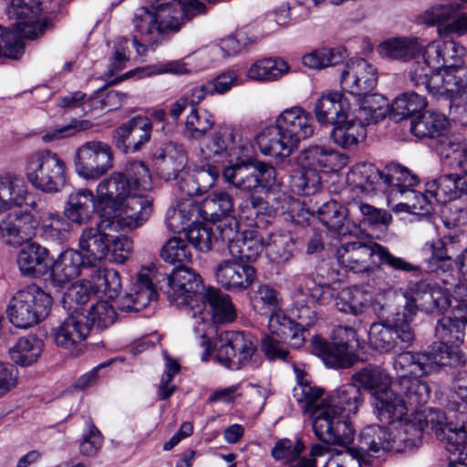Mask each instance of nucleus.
<instances>
[{
	"label": "nucleus",
	"instance_id": "e2e57ef3",
	"mask_svg": "<svg viewBox=\"0 0 467 467\" xmlns=\"http://www.w3.org/2000/svg\"><path fill=\"white\" fill-rule=\"evenodd\" d=\"M427 107L424 96L416 92H404L398 96L391 103V114L398 119L409 118L420 113Z\"/></svg>",
	"mask_w": 467,
	"mask_h": 467
},
{
	"label": "nucleus",
	"instance_id": "79ce46f5",
	"mask_svg": "<svg viewBox=\"0 0 467 467\" xmlns=\"http://www.w3.org/2000/svg\"><path fill=\"white\" fill-rule=\"evenodd\" d=\"M321 223L330 231L339 235L350 234L353 224L349 217V210L343 204L331 200L324 202L317 210Z\"/></svg>",
	"mask_w": 467,
	"mask_h": 467
},
{
	"label": "nucleus",
	"instance_id": "c85d7f7f",
	"mask_svg": "<svg viewBox=\"0 0 467 467\" xmlns=\"http://www.w3.org/2000/svg\"><path fill=\"white\" fill-rule=\"evenodd\" d=\"M364 403V395L355 384H346L327 397V404L317 410L350 418L356 415Z\"/></svg>",
	"mask_w": 467,
	"mask_h": 467
},
{
	"label": "nucleus",
	"instance_id": "13d9d810",
	"mask_svg": "<svg viewBox=\"0 0 467 467\" xmlns=\"http://www.w3.org/2000/svg\"><path fill=\"white\" fill-rule=\"evenodd\" d=\"M199 219H202L199 202L190 199L179 203L176 209L168 212L166 224L173 233L185 232L189 223L195 224Z\"/></svg>",
	"mask_w": 467,
	"mask_h": 467
},
{
	"label": "nucleus",
	"instance_id": "5fc2aeb1",
	"mask_svg": "<svg viewBox=\"0 0 467 467\" xmlns=\"http://www.w3.org/2000/svg\"><path fill=\"white\" fill-rule=\"evenodd\" d=\"M43 348L44 343L37 337H23L9 349L10 358L22 367H27L37 361Z\"/></svg>",
	"mask_w": 467,
	"mask_h": 467
},
{
	"label": "nucleus",
	"instance_id": "864d4df0",
	"mask_svg": "<svg viewBox=\"0 0 467 467\" xmlns=\"http://www.w3.org/2000/svg\"><path fill=\"white\" fill-rule=\"evenodd\" d=\"M290 67L282 58H263L255 61L247 69L249 79L258 82L275 81L288 73Z\"/></svg>",
	"mask_w": 467,
	"mask_h": 467
},
{
	"label": "nucleus",
	"instance_id": "3c124183",
	"mask_svg": "<svg viewBox=\"0 0 467 467\" xmlns=\"http://www.w3.org/2000/svg\"><path fill=\"white\" fill-rule=\"evenodd\" d=\"M422 45L416 37H391L378 47L380 56L396 60L407 61L421 51Z\"/></svg>",
	"mask_w": 467,
	"mask_h": 467
},
{
	"label": "nucleus",
	"instance_id": "7c9ffc66",
	"mask_svg": "<svg viewBox=\"0 0 467 467\" xmlns=\"http://www.w3.org/2000/svg\"><path fill=\"white\" fill-rule=\"evenodd\" d=\"M389 451L400 452V449L395 445L393 431L378 426L365 427L358 437V457L368 454L379 457L381 453Z\"/></svg>",
	"mask_w": 467,
	"mask_h": 467
},
{
	"label": "nucleus",
	"instance_id": "de8ad7c7",
	"mask_svg": "<svg viewBox=\"0 0 467 467\" xmlns=\"http://www.w3.org/2000/svg\"><path fill=\"white\" fill-rule=\"evenodd\" d=\"M243 147L236 142V134L234 129L223 127L214 131L202 148V152L206 158L214 156L240 157L239 153Z\"/></svg>",
	"mask_w": 467,
	"mask_h": 467
},
{
	"label": "nucleus",
	"instance_id": "0e129e2a",
	"mask_svg": "<svg viewBox=\"0 0 467 467\" xmlns=\"http://www.w3.org/2000/svg\"><path fill=\"white\" fill-rule=\"evenodd\" d=\"M462 3H467V0H445L443 3L436 4L425 10L418 16L417 20L419 23L429 26L445 22L462 9Z\"/></svg>",
	"mask_w": 467,
	"mask_h": 467
},
{
	"label": "nucleus",
	"instance_id": "052dcab7",
	"mask_svg": "<svg viewBox=\"0 0 467 467\" xmlns=\"http://www.w3.org/2000/svg\"><path fill=\"white\" fill-rule=\"evenodd\" d=\"M440 68H434L427 57V50L425 49L421 60L415 61L409 72L410 83L416 88H423L427 92L431 94L436 82H439Z\"/></svg>",
	"mask_w": 467,
	"mask_h": 467
},
{
	"label": "nucleus",
	"instance_id": "6e6552de",
	"mask_svg": "<svg viewBox=\"0 0 467 467\" xmlns=\"http://www.w3.org/2000/svg\"><path fill=\"white\" fill-rule=\"evenodd\" d=\"M373 255H377L381 264L394 271L406 273L420 271L418 265L392 254L388 248L371 240L345 243L337 250L338 264L354 273L368 272Z\"/></svg>",
	"mask_w": 467,
	"mask_h": 467
},
{
	"label": "nucleus",
	"instance_id": "09e8293b",
	"mask_svg": "<svg viewBox=\"0 0 467 467\" xmlns=\"http://www.w3.org/2000/svg\"><path fill=\"white\" fill-rule=\"evenodd\" d=\"M449 124L444 114L435 110H426L410 121V132L420 138L441 137Z\"/></svg>",
	"mask_w": 467,
	"mask_h": 467
},
{
	"label": "nucleus",
	"instance_id": "338daca9",
	"mask_svg": "<svg viewBox=\"0 0 467 467\" xmlns=\"http://www.w3.org/2000/svg\"><path fill=\"white\" fill-rule=\"evenodd\" d=\"M215 231L216 233L213 232V227L207 224L197 223L189 225L185 231V236L196 250L206 253L212 249L213 241H221L217 227Z\"/></svg>",
	"mask_w": 467,
	"mask_h": 467
},
{
	"label": "nucleus",
	"instance_id": "58836bf2",
	"mask_svg": "<svg viewBox=\"0 0 467 467\" xmlns=\"http://www.w3.org/2000/svg\"><path fill=\"white\" fill-rule=\"evenodd\" d=\"M351 384H355L359 389H364L371 394L372 400L379 392L389 389L392 385L391 376L382 368L376 365H367L352 374Z\"/></svg>",
	"mask_w": 467,
	"mask_h": 467
},
{
	"label": "nucleus",
	"instance_id": "603ef678",
	"mask_svg": "<svg viewBox=\"0 0 467 467\" xmlns=\"http://www.w3.org/2000/svg\"><path fill=\"white\" fill-rule=\"evenodd\" d=\"M48 255L47 248L37 243H27L19 250L16 264L22 275L36 277L40 275L39 266L43 265Z\"/></svg>",
	"mask_w": 467,
	"mask_h": 467
},
{
	"label": "nucleus",
	"instance_id": "e433bc0d",
	"mask_svg": "<svg viewBox=\"0 0 467 467\" xmlns=\"http://www.w3.org/2000/svg\"><path fill=\"white\" fill-rule=\"evenodd\" d=\"M97 195L87 188L78 189L68 195L64 208L65 217L77 224L87 223L96 212Z\"/></svg>",
	"mask_w": 467,
	"mask_h": 467
},
{
	"label": "nucleus",
	"instance_id": "f03ea898",
	"mask_svg": "<svg viewBox=\"0 0 467 467\" xmlns=\"http://www.w3.org/2000/svg\"><path fill=\"white\" fill-rule=\"evenodd\" d=\"M409 353H400L394 358L393 368L397 380L384 391L377 393L372 400L374 414L382 424H394L404 420L409 407L417 409L427 403L430 389L419 379L426 373L422 362Z\"/></svg>",
	"mask_w": 467,
	"mask_h": 467
},
{
	"label": "nucleus",
	"instance_id": "f257e3e1",
	"mask_svg": "<svg viewBox=\"0 0 467 467\" xmlns=\"http://www.w3.org/2000/svg\"><path fill=\"white\" fill-rule=\"evenodd\" d=\"M151 188L149 168L142 161L129 162L123 171L104 178L96 189L98 203L116 213L101 220L102 228L119 232L141 226L151 213L152 199L145 194Z\"/></svg>",
	"mask_w": 467,
	"mask_h": 467
},
{
	"label": "nucleus",
	"instance_id": "c756f323",
	"mask_svg": "<svg viewBox=\"0 0 467 467\" xmlns=\"http://www.w3.org/2000/svg\"><path fill=\"white\" fill-rule=\"evenodd\" d=\"M351 99L339 91H326L317 99L314 114L320 125H333L351 111Z\"/></svg>",
	"mask_w": 467,
	"mask_h": 467
},
{
	"label": "nucleus",
	"instance_id": "a211bd4d",
	"mask_svg": "<svg viewBox=\"0 0 467 467\" xmlns=\"http://www.w3.org/2000/svg\"><path fill=\"white\" fill-rule=\"evenodd\" d=\"M412 318L405 313H397L392 324H372L368 333L371 348L380 352H389L396 348L409 347L414 340V332L410 327Z\"/></svg>",
	"mask_w": 467,
	"mask_h": 467
},
{
	"label": "nucleus",
	"instance_id": "f3484780",
	"mask_svg": "<svg viewBox=\"0 0 467 467\" xmlns=\"http://www.w3.org/2000/svg\"><path fill=\"white\" fill-rule=\"evenodd\" d=\"M218 342L215 358L232 370L246 365L256 350L254 337L244 331H223L218 336Z\"/></svg>",
	"mask_w": 467,
	"mask_h": 467
},
{
	"label": "nucleus",
	"instance_id": "f8f14e48",
	"mask_svg": "<svg viewBox=\"0 0 467 467\" xmlns=\"http://www.w3.org/2000/svg\"><path fill=\"white\" fill-rule=\"evenodd\" d=\"M165 295L171 305L187 307L192 317L203 314L199 302L206 294L202 276L192 268L180 265L167 276Z\"/></svg>",
	"mask_w": 467,
	"mask_h": 467
},
{
	"label": "nucleus",
	"instance_id": "412c9836",
	"mask_svg": "<svg viewBox=\"0 0 467 467\" xmlns=\"http://www.w3.org/2000/svg\"><path fill=\"white\" fill-rule=\"evenodd\" d=\"M317 320V311L307 304L296 302L291 309V318L280 316H271L270 327L279 324V330H275L276 336H282L284 339L290 338L295 348H299L305 341L303 332L311 327Z\"/></svg>",
	"mask_w": 467,
	"mask_h": 467
},
{
	"label": "nucleus",
	"instance_id": "8fccbe9b",
	"mask_svg": "<svg viewBox=\"0 0 467 467\" xmlns=\"http://www.w3.org/2000/svg\"><path fill=\"white\" fill-rule=\"evenodd\" d=\"M398 423L399 427L393 432V440L395 445L400 447V452L418 448L421 444L424 431L422 413H417L412 419Z\"/></svg>",
	"mask_w": 467,
	"mask_h": 467
},
{
	"label": "nucleus",
	"instance_id": "6e6d98bb",
	"mask_svg": "<svg viewBox=\"0 0 467 467\" xmlns=\"http://www.w3.org/2000/svg\"><path fill=\"white\" fill-rule=\"evenodd\" d=\"M88 275L89 283L96 293H101L105 296L113 299L118 296L121 289L119 273L112 268H90Z\"/></svg>",
	"mask_w": 467,
	"mask_h": 467
},
{
	"label": "nucleus",
	"instance_id": "4c0bfd02",
	"mask_svg": "<svg viewBox=\"0 0 467 467\" xmlns=\"http://www.w3.org/2000/svg\"><path fill=\"white\" fill-rule=\"evenodd\" d=\"M100 224V230L96 228L85 229L79 238V249L87 264L92 267L96 262L106 259L109 255V234L105 233Z\"/></svg>",
	"mask_w": 467,
	"mask_h": 467
},
{
	"label": "nucleus",
	"instance_id": "4468645a",
	"mask_svg": "<svg viewBox=\"0 0 467 467\" xmlns=\"http://www.w3.org/2000/svg\"><path fill=\"white\" fill-rule=\"evenodd\" d=\"M217 231L221 242L227 244L230 255L244 264L254 262L265 246L263 237L254 230H247L240 234L238 223L234 218L229 223H219Z\"/></svg>",
	"mask_w": 467,
	"mask_h": 467
},
{
	"label": "nucleus",
	"instance_id": "bf43d9fd",
	"mask_svg": "<svg viewBox=\"0 0 467 467\" xmlns=\"http://www.w3.org/2000/svg\"><path fill=\"white\" fill-rule=\"evenodd\" d=\"M269 258L277 264H285L294 256L296 242L289 232L272 233L265 243Z\"/></svg>",
	"mask_w": 467,
	"mask_h": 467
},
{
	"label": "nucleus",
	"instance_id": "a878e982",
	"mask_svg": "<svg viewBox=\"0 0 467 467\" xmlns=\"http://www.w3.org/2000/svg\"><path fill=\"white\" fill-rule=\"evenodd\" d=\"M83 315L68 314V317L51 331L54 343L57 347L68 350L71 353L81 351L83 342L89 334L90 327L84 321Z\"/></svg>",
	"mask_w": 467,
	"mask_h": 467
},
{
	"label": "nucleus",
	"instance_id": "4d7b16f0",
	"mask_svg": "<svg viewBox=\"0 0 467 467\" xmlns=\"http://www.w3.org/2000/svg\"><path fill=\"white\" fill-rule=\"evenodd\" d=\"M95 292L89 279H83L72 284L65 291L62 297V306L68 314L83 315L84 306L89 301Z\"/></svg>",
	"mask_w": 467,
	"mask_h": 467
},
{
	"label": "nucleus",
	"instance_id": "1a4fd4ad",
	"mask_svg": "<svg viewBox=\"0 0 467 467\" xmlns=\"http://www.w3.org/2000/svg\"><path fill=\"white\" fill-rule=\"evenodd\" d=\"M337 153L330 149L310 146L300 151L296 157L297 167L291 171L290 187L298 195H312L321 186L319 171L331 167Z\"/></svg>",
	"mask_w": 467,
	"mask_h": 467
},
{
	"label": "nucleus",
	"instance_id": "774afa93",
	"mask_svg": "<svg viewBox=\"0 0 467 467\" xmlns=\"http://www.w3.org/2000/svg\"><path fill=\"white\" fill-rule=\"evenodd\" d=\"M399 198L401 199L400 205L404 206L407 212L415 214H428L431 213L433 203H443L436 201L428 192V183L426 184L425 193L411 188L405 191Z\"/></svg>",
	"mask_w": 467,
	"mask_h": 467
},
{
	"label": "nucleus",
	"instance_id": "aec40b11",
	"mask_svg": "<svg viewBox=\"0 0 467 467\" xmlns=\"http://www.w3.org/2000/svg\"><path fill=\"white\" fill-rule=\"evenodd\" d=\"M275 170L264 162L236 157L235 162L225 167L223 176L236 189L251 192L263 186V181L274 177Z\"/></svg>",
	"mask_w": 467,
	"mask_h": 467
},
{
	"label": "nucleus",
	"instance_id": "ddd939ff",
	"mask_svg": "<svg viewBox=\"0 0 467 467\" xmlns=\"http://www.w3.org/2000/svg\"><path fill=\"white\" fill-rule=\"evenodd\" d=\"M447 291L428 278L410 280L403 293L407 316L411 318L418 311L432 314L447 310L451 306Z\"/></svg>",
	"mask_w": 467,
	"mask_h": 467
},
{
	"label": "nucleus",
	"instance_id": "69168bd1",
	"mask_svg": "<svg viewBox=\"0 0 467 467\" xmlns=\"http://www.w3.org/2000/svg\"><path fill=\"white\" fill-rule=\"evenodd\" d=\"M84 321L99 330H103L114 324L117 313L108 301L99 300L91 305L83 312Z\"/></svg>",
	"mask_w": 467,
	"mask_h": 467
},
{
	"label": "nucleus",
	"instance_id": "a18cd8bd",
	"mask_svg": "<svg viewBox=\"0 0 467 467\" xmlns=\"http://www.w3.org/2000/svg\"><path fill=\"white\" fill-rule=\"evenodd\" d=\"M27 192L22 177L13 173L0 175V213L21 206L26 202Z\"/></svg>",
	"mask_w": 467,
	"mask_h": 467
},
{
	"label": "nucleus",
	"instance_id": "a19ab883",
	"mask_svg": "<svg viewBox=\"0 0 467 467\" xmlns=\"http://www.w3.org/2000/svg\"><path fill=\"white\" fill-rule=\"evenodd\" d=\"M33 212L39 214L37 225H40L42 236L51 242L61 243L67 239L69 223L57 212H42V208L36 202L30 204Z\"/></svg>",
	"mask_w": 467,
	"mask_h": 467
},
{
	"label": "nucleus",
	"instance_id": "9b49d317",
	"mask_svg": "<svg viewBox=\"0 0 467 467\" xmlns=\"http://www.w3.org/2000/svg\"><path fill=\"white\" fill-rule=\"evenodd\" d=\"M52 297L36 285H29L17 291L11 298L7 315L18 328H28L48 315Z\"/></svg>",
	"mask_w": 467,
	"mask_h": 467
},
{
	"label": "nucleus",
	"instance_id": "72a5a7b5",
	"mask_svg": "<svg viewBox=\"0 0 467 467\" xmlns=\"http://www.w3.org/2000/svg\"><path fill=\"white\" fill-rule=\"evenodd\" d=\"M427 57L434 68L451 70L463 64L466 49L453 40L431 42L426 48Z\"/></svg>",
	"mask_w": 467,
	"mask_h": 467
},
{
	"label": "nucleus",
	"instance_id": "9d476101",
	"mask_svg": "<svg viewBox=\"0 0 467 467\" xmlns=\"http://www.w3.org/2000/svg\"><path fill=\"white\" fill-rule=\"evenodd\" d=\"M25 173L30 184L45 193L59 192L67 182L66 162L50 150L31 153L26 161Z\"/></svg>",
	"mask_w": 467,
	"mask_h": 467
},
{
	"label": "nucleus",
	"instance_id": "cd10ccee",
	"mask_svg": "<svg viewBox=\"0 0 467 467\" xmlns=\"http://www.w3.org/2000/svg\"><path fill=\"white\" fill-rule=\"evenodd\" d=\"M152 159L156 171L165 181L177 179L188 161L183 147L174 142H167L157 148Z\"/></svg>",
	"mask_w": 467,
	"mask_h": 467
},
{
	"label": "nucleus",
	"instance_id": "2eb2a0df",
	"mask_svg": "<svg viewBox=\"0 0 467 467\" xmlns=\"http://www.w3.org/2000/svg\"><path fill=\"white\" fill-rule=\"evenodd\" d=\"M358 345L356 330L348 326H338L333 329L331 342L313 337V351L333 368H346L350 365L351 351Z\"/></svg>",
	"mask_w": 467,
	"mask_h": 467
},
{
	"label": "nucleus",
	"instance_id": "b1692460",
	"mask_svg": "<svg viewBox=\"0 0 467 467\" xmlns=\"http://www.w3.org/2000/svg\"><path fill=\"white\" fill-rule=\"evenodd\" d=\"M213 274L216 282L226 290H246L257 278L254 266L234 258L220 261L214 266Z\"/></svg>",
	"mask_w": 467,
	"mask_h": 467
},
{
	"label": "nucleus",
	"instance_id": "bb28decb",
	"mask_svg": "<svg viewBox=\"0 0 467 467\" xmlns=\"http://www.w3.org/2000/svg\"><path fill=\"white\" fill-rule=\"evenodd\" d=\"M37 220L31 212H15L2 221L0 230L5 243L11 246L27 244L36 234Z\"/></svg>",
	"mask_w": 467,
	"mask_h": 467
},
{
	"label": "nucleus",
	"instance_id": "2f4dec72",
	"mask_svg": "<svg viewBox=\"0 0 467 467\" xmlns=\"http://www.w3.org/2000/svg\"><path fill=\"white\" fill-rule=\"evenodd\" d=\"M90 268L81 253L67 249L59 254L52 265V283L56 286L63 287L80 275L83 270L89 271Z\"/></svg>",
	"mask_w": 467,
	"mask_h": 467
},
{
	"label": "nucleus",
	"instance_id": "680f3d73",
	"mask_svg": "<svg viewBox=\"0 0 467 467\" xmlns=\"http://www.w3.org/2000/svg\"><path fill=\"white\" fill-rule=\"evenodd\" d=\"M368 294L357 286L343 289L335 299V306L338 311L354 316L363 314L368 307Z\"/></svg>",
	"mask_w": 467,
	"mask_h": 467
},
{
	"label": "nucleus",
	"instance_id": "5701e85b",
	"mask_svg": "<svg viewBox=\"0 0 467 467\" xmlns=\"http://www.w3.org/2000/svg\"><path fill=\"white\" fill-rule=\"evenodd\" d=\"M313 431L316 437L327 444L348 446L355 438V429L349 418L316 410L314 412Z\"/></svg>",
	"mask_w": 467,
	"mask_h": 467
},
{
	"label": "nucleus",
	"instance_id": "473e14b6",
	"mask_svg": "<svg viewBox=\"0 0 467 467\" xmlns=\"http://www.w3.org/2000/svg\"><path fill=\"white\" fill-rule=\"evenodd\" d=\"M157 297L158 293L148 272L141 271L138 274L130 292L119 299L118 307L124 312H139L147 307L151 301H155Z\"/></svg>",
	"mask_w": 467,
	"mask_h": 467
},
{
	"label": "nucleus",
	"instance_id": "ea45409f",
	"mask_svg": "<svg viewBox=\"0 0 467 467\" xmlns=\"http://www.w3.org/2000/svg\"><path fill=\"white\" fill-rule=\"evenodd\" d=\"M331 139L341 148L348 149L357 145L366 138V126L360 123L355 112H348L343 119L337 120L333 125Z\"/></svg>",
	"mask_w": 467,
	"mask_h": 467
},
{
	"label": "nucleus",
	"instance_id": "37998d69",
	"mask_svg": "<svg viewBox=\"0 0 467 467\" xmlns=\"http://www.w3.org/2000/svg\"><path fill=\"white\" fill-rule=\"evenodd\" d=\"M201 217L204 221L221 222L228 219L227 223L233 218L234 200L231 194L224 191H214L205 197L199 203Z\"/></svg>",
	"mask_w": 467,
	"mask_h": 467
},
{
	"label": "nucleus",
	"instance_id": "dca6fc26",
	"mask_svg": "<svg viewBox=\"0 0 467 467\" xmlns=\"http://www.w3.org/2000/svg\"><path fill=\"white\" fill-rule=\"evenodd\" d=\"M112 148L101 140H89L81 144L75 152L74 166L78 176L86 180H98L113 168Z\"/></svg>",
	"mask_w": 467,
	"mask_h": 467
},
{
	"label": "nucleus",
	"instance_id": "39448f33",
	"mask_svg": "<svg viewBox=\"0 0 467 467\" xmlns=\"http://www.w3.org/2000/svg\"><path fill=\"white\" fill-rule=\"evenodd\" d=\"M464 320L460 316H445L438 320L435 327V337L439 343H434L430 352H410V355L420 359L423 371L427 374L433 368L441 367H462L465 365L466 358L458 348L463 343L465 336ZM415 365H418L416 361Z\"/></svg>",
	"mask_w": 467,
	"mask_h": 467
},
{
	"label": "nucleus",
	"instance_id": "c9c22d12",
	"mask_svg": "<svg viewBox=\"0 0 467 467\" xmlns=\"http://www.w3.org/2000/svg\"><path fill=\"white\" fill-rule=\"evenodd\" d=\"M351 111L366 127L382 120L389 109L387 99L377 93H368L351 99Z\"/></svg>",
	"mask_w": 467,
	"mask_h": 467
},
{
	"label": "nucleus",
	"instance_id": "c03bdc74",
	"mask_svg": "<svg viewBox=\"0 0 467 467\" xmlns=\"http://www.w3.org/2000/svg\"><path fill=\"white\" fill-rule=\"evenodd\" d=\"M347 182L361 192H382L381 170L371 163L355 165L347 175Z\"/></svg>",
	"mask_w": 467,
	"mask_h": 467
},
{
	"label": "nucleus",
	"instance_id": "7ed1b4c3",
	"mask_svg": "<svg viewBox=\"0 0 467 467\" xmlns=\"http://www.w3.org/2000/svg\"><path fill=\"white\" fill-rule=\"evenodd\" d=\"M205 5L199 0H173L172 3L157 6L139 7L132 20L134 35L132 45L139 56H144L148 48L159 45L166 33L178 31L183 21L202 14Z\"/></svg>",
	"mask_w": 467,
	"mask_h": 467
},
{
	"label": "nucleus",
	"instance_id": "f704fd0d",
	"mask_svg": "<svg viewBox=\"0 0 467 467\" xmlns=\"http://www.w3.org/2000/svg\"><path fill=\"white\" fill-rule=\"evenodd\" d=\"M382 193L388 194L389 198L398 200L399 196L416 186L419 179L416 174L398 163H390L381 170Z\"/></svg>",
	"mask_w": 467,
	"mask_h": 467
},
{
	"label": "nucleus",
	"instance_id": "6ab92c4d",
	"mask_svg": "<svg viewBox=\"0 0 467 467\" xmlns=\"http://www.w3.org/2000/svg\"><path fill=\"white\" fill-rule=\"evenodd\" d=\"M277 200L281 201V204L275 207L264 198L252 194L239 204V215L246 220H254L260 215L271 216L277 210H281L284 213H287L296 223H308L309 217L313 215L298 200L290 196L283 194Z\"/></svg>",
	"mask_w": 467,
	"mask_h": 467
},
{
	"label": "nucleus",
	"instance_id": "423d86ee",
	"mask_svg": "<svg viewBox=\"0 0 467 467\" xmlns=\"http://www.w3.org/2000/svg\"><path fill=\"white\" fill-rule=\"evenodd\" d=\"M436 150L443 167L451 170L460 169L462 174H443L428 182V192L438 202H447L460 194H467V148L460 138L441 136Z\"/></svg>",
	"mask_w": 467,
	"mask_h": 467
},
{
	"label": "nucleus",
	"instance_id": "0eeeda50",
	"mask_svg": "<svg viewBox=\"0 0 467 467\" xmlns=\"http://www.w3.org/2000/svg\"><path fill=\"white\" fill-rule=\"evenodd\" d=\"M203 314L192 317L193 332L203 348L202 359L208 360L212 351L210 338L215 333L214 324L231 323L236 318V311L231 297L214 287H208L206 294L199 302Z\"/></svg>",
	"mask_w": 467,
	"mask_h": 467
},
{
	"label": "nucleus",
	"instance_id": "49530a36",
	"mask_svg": "<svg viewBox=\"0 0 467 467\" xmlns=\"http://www.w3.org/2000/svg\"><path fill=\"white\" fill-rule=\"evenodd\" d=\"M324 393V389L312 384L303 377L298 379L297 384L293 389L294 399L301 406L303 412L308 414L312 424H314V412L327 404V397H323Z\"/></svg>",
	"mask_w": 467,
	"mask_h": 467
},
{
	"label": "nucleus",
	"instance_id": "4be33fe9",
	"mask_svg": "<svg viewBox=\"0 0 467 467\" xmlns=\"http://www.w3.org/2000/svg\"><path fill=\"white\" fill-rule=\"evenodd\" d=\"M339 82L341 88L352 99L372 92L378 83V72L366 59L353 58L347 62Z\"/></svg>",
	"mask_w": 467,
	"mask_h": 467
},
{
	"label": "nucleus",
	"instance_id": "20e7f679",
	"mask_svg": "<svg viewBox=\"0 0 467 467\" xmlns=\"http://www.w3.org/2000/svg\"><path fill=\"white\" fill-rule=\"evenodd\" d=\"M315 131L312 115L299 106L283 110L274 125L264 129L256 138L264 155L288 157L301 140L310 138Z\"/></svg>",
	"mask_w": 467,
	"mask_h": 467
},
{
	"label": "nucleus",
	"instance_id": "393cba45",
	"mask_svg": "<svg viewBox=\"0 0 467 467\" xmlns=\"http://www.w3.org/2000/svg\"><path fill=\"white\" fill-rule=\"evenodd\" d=\"M152 124L145 116H136L114 130L116 146L123 152H137L149 142Z\"/></svg>",
	"mask_w": 467,
	"mask_h": 467
}]
</instances>
